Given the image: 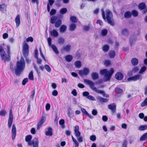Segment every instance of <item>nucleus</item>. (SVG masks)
Segmentation results:
<instances>
[{
  "mask_svg": "<svg viewBox=\"0 0 147 147\" xmlns=\"http://www.w3.org/2000/svg\"><path fill=\"white\" fill-rule=\"evenodd\" d=\"M25 66V63L24 59L22 57L20 61H18L16 63V67L15 68L16 74L20 76L24 70Z\"/></svg>",
  "mask_w": 147,
  "mask_h": 147,
  "instance_id": "f257e3e1",
  "label": "nucleus"
},
{
  "mask_svg": "<svg viewBox=\"0 0 147 147\" xmlns=\"http://www.w3.org/2000/svg\"><path fill=\"white\" fill-rule=\"evenodd\" d=\"M114 72V69L113 68L108 71L107 69H105L100 70V74L101 75H104L103 80L104 81L107 82L110 80Z\"/></svg>",
  "mask_w": 147,
  "mask_h": 147,
  "instance_id": "f03ea898",
  "label": "nucleus"
},
{
  "mask_svg": "<svg viewBox=\"0 0 147 147\" xmlns=\"http://www.w3.org/2000/svg\"><path fill=\"white\" fill-rule=\"evenodd\" d=\"M7 47L8 55L7 56L5 50L1 46H0V55L2 60L8 61H10V47L8 45L7 46Z\"/></svg>",
  "mask_w": 147,
  "mask_h": 147,
  "instance_id": "7ed1b4c3",
  "label": "nucleus"
},
{
  "mask_svg": "<svg viewBox=\"0 0 147 147\" xmlns=\"http://www.w3.org/2000/svg\"><path fill=\"white\" fill-rule=\"evenodd\" d=\"M24 45L23 48V53L24 57L26 58V61L27 63H29L31 61L27 57L29 55V46L25 41L24 42Z\"/></svg>",
  "mask_w": 147,
  "mask_h": 147,
  "instance_id": "20e7f679",
  "label": "nucleus"
},
{
  "mask_svg": "<svg viewBox=\"0 0 147 147\" xmlns=\"http://www.w3.org/2000/svg\"><path fill=\"white\" fill-rule=\"evenodd\" d=\"M84 81L85 83L89 85L90 88L92 90L96 92L101 94L104 92V91L99 90L96 87H95L94 85V82L88 79H84Z\"/></svg>",
  "mask_w": 147,
  "mask_h": 147,
  "instance_id": "39448f33",
  "label": "nucleus"
},
{
  "mask_svg": "<svg viewBox=\"0 0 147 147\" xmlns=\"http://www.w3.org/2000/svg\"><path fill=\"white\" fill-rule=\"evenodd\" d=\"M57 17L56 16H53L51 19V23L52 24H55V26L56 28L59 27L62 24V21L61 20H57Z\"/></svg>",
  "mask_w": 147,
  "mask_h": 147,
  "instance_id": "423d86ee",
  "label": "nucleus"
},
{
  "mask_svg": "<svg viewBox=\"0 0 147 147\" xmlns=\"http://www.w3.org/2000/svg\"><path fill=\"white\" fill-rule=\"evenodd\" d=\"M142 79V77L141 75L137 74L135 76L128 78L127 80L129 81H136L138 80L141 81Z\"/></svg>",
  "mask_w": 147,
  "mask_h": 147,
  "instance_id": "0eeeda50",
  "label": "nucleus"
},
{
  "mask_svg": "<svg viewBox=\"0 0 147 147\" xmlns=\"http://www.w3.org/2000/svg\"><path fill=\"white\" fill-rule=\"evenodd\" d=\"M13 120V115L12 110L11 109L10 111L8 121V126L9 128H10L11 126Z\"/></svg>",
  "mask_w": 147,
  "mask_h": 147,
  "instance_id": "6e6552de",
  "label": "nucleus"
},
{
  "mask_svg": "<svg viewBox=\"0 0 147 147\" xmlns=\"http://www.w3.org/2000/svg\"><path fill=\"white\" fill-rule=\"evenodd\" d=\"M90 70L88 68L84 67L82 70H80L79 71V74L81 76H87L89 73Z\"/></svg>",
  "mask_w": 147,
  "mask_h": 147,
  "instance_id": "1a4fd4ad",
  "label": "nucleus"
},
{
  "mask_svg": "<svg viewBox=\"0 0 147 147\" xmlns=\"http://www.w3.org/2000/svg\"><path fill=\"white\" fill-rule=\"evenodd\" d=\"M16 134V129L15 125L13 124L11 130V137L12 140H13L15 138Z\"/></svg>",
  "mask_w": 147,
  "mask_h": 147,
  "instance_id": "9d476101",
  "label": "nucleus"
},
{
  "mask_svg": "<svg viewBox=\"0 0 147 147\" xmlns=\"http://www.w3.org/2000/svg\"><path fill=\"white\" fill-rule=\"evenodd\" d=\"M46 120L45 117L44 116L41 117V119L37 124V129H39L41 125L45 122Z\"/></svg>",
  "mask_w": 147,
  "mask_h": 147,
  "instance_id": "9b49d317",
  "label": "nucleus"
},
{
  "mask_svg": "<svg viewBox=\"0 0 147 147\" xmlns=\"http://www.w3.org/2000/svg\"><path fill=\"white\" fill-rule=\"evenodd\" d=\"M116 105L114 103L110 104L108 106V108L111 110L113 114L115 113L116 110Z\"/></svg>",
  "mask_w": 147,
  "mask_h": 147,
  "instance_id": "f8f14e48",
  "label": "nucleus"
},
{
  "mask_svg": "<svg viewBox=\"0 0 147 147\" xmlns=\"http://www.w3.org/2000/svg\"><path fill=\"white\" fill-rule=\"evenodd\" d=\"M38 140L37 138H34L32 141V147H38Z\"/></svg>",
  "mask_w": 147,
  "mask_h": 147,
  "instance_id": "ddd939ff",
  "label": "nucleus"
},
{
  "mask_svg": "<svg viewBox=\"0 0 147 147\" xmlns=\"http://www.w3.org/2000/svg\"><path fill=\"white\" fill-rule=\"evenodd\" d=\"M123 77V74L120 72H118L115 75V78L118 80H122Z\"/></svg>",
  "mask_w": 147,
  "mask_h": 147,
  "instance_id": "4468645a",
  "label": "nucleus"
},
{
  "mask_svg": "<svg viewBox=\"0 0 147 147\" xmlns=\"http://www.w3.org/2000/svg\"><path fill=\"white\" fill-rule=\"evenodd\" d=\"M71 46L70 45H68L63 46L61 49V50L62 51H65L67 52H69L70 50Z\"/></svg>",
  "mask_w": 147,
  "mask_h": 147,
  "instance_id": "2eb2a0df",
  "label": "nucleus"
},
{
  "mask_svg": "<svg viewBox=\"0 0 147 147\" xmlns=\"http://www.w3.org/2000/svg\"><path fill=\"white\" fill-rule=\"evenodd\" d=\"M136 41V39L134 36H131L130 37L129 39V43L131 46H132L135 44Z\"/></svg>",
  "mask_w": 147,
  "mask_h": 147,
  "instance_id": "dca6fc26",
  "label": "nucleus"
},
{
  "mask_svg": "<svg viewBox=\"0 0 147 147\" xmlns=\"http://www.w3.org/2000/svg\"><path fill=\"white\" fill-rule=\"evenodd\" d=\"M97 100L100 103L106 102L108 101L109 99L98 96L97 97Z\"/></svg>",
  "mask_w": 147,
  "mask_h": 147,
  "instance_id": "f3484780",
  "label": "nucleus"
},
{
  "mask_svg": "<svg viewBox=\"0 0 147 147\" xmlns=\"http://www.w3.org/2000/svg\"><path fill=\"white\" fill-rule=\"evenodd\" d=\"M50 33L51 36L54 37H56L59 36V34L57 32L55 29H53L52 31H51Z\"/></svg>",
  "mask_w": 147,
  "mask_h": 147,
  "instance_id": "a211bd4d",
  "label": "nucleus"
},
{
  "mask_svg": "<svg viewBox=\"0 0 147 147\" xmlns=\"http://www.w3.org/2000/svg\"><path fill=\"white\" fill-rule=\"evenodd\" d=\"M131 62L133 65L135 66L138 64L139 61L138 59L136 58H134L131 59Z\"/></svg>",
  "mask_w": 147,
  "mask_h": 147,
  "instance_id": "6ab92c4d",
  "label": "nucleus"
},
{
  "mask_svg": "<svg viewBox=\"0 0 147 147\" xmlns=\"http://www.w3.org/2000/svg\"><path fill=\"white\" fill-rule=\"evenodd\" d=\"M81 110L83 113L87 115L90 119H92L93 118V116L90 115L86 111L85 109L83 108H81Z\"/></svg>",
  "mask_w": 147,
  "mask_h": 147,
  "instance_id": "aec40b11",
  "label": "nucleus"
},
{
  "mask_svg": "<svg viewBox=\"0 0 147 147\" xmlns=\"http://www.w3.org/2000/svg\"><path fill=\"white\" fill-rule=\"evenodd\" d=\"M91 76L94 80L97 79L99 78L98 74L96 72H92L91 74Z\"/></svg>",
  "mask_w": 147,
  "mask_h": 147,
  "instance_id": "412c9836",
  "label": "nucleus"
},
{
  "mask_svg": "<svg viewBox=\"0 0 147 147\" xmlns=\"http://www.w3.org/2000/svg\"><path fill=\"white\" fill-rule=\"evenodd\" d=\"M106 19L111 18L112 16V13L111 12L109 9H107L106 11Z\"/></svg>",
  "mask_w": 147,
  "mask_h": 147,
  "instance_id": "4be33fe9",
  "label": "nucleus"
},
{
  "mask_svg": "<svg viewBox=\"0 0 147 147\" xmlns=\"http://www.w3.org/2000/svg\"><path fill=\"white\" fill-rule=\"evenodd\" d=\"M146 7V4L144 2H142L140 3L138 5V7L139 9L141 10L145 9Z\"/></svg>",
  "mask_w": 147,
  "mask_h": 147,
  "instance_id": "5701e85b",
  "label": "nucleus"
},
{
  "mask_svg": "<svg viewBox=\"0 0 147 147\" xmlns=\"http://www.w3.org/2000/svg\"><path fill=\"white\" fill-rule=\"evenodd\" d=\"M109 55L111 58L115 57V52L114 50H111L109 53Z\"/></svg>",
  "mask_w": 147,
  "mask_h": 147,
  "instance_id": "b1692460",
  "label": "nucleus"
},
{
  "mask_svg": "<svg viewBox=\"0 0 147 147\" xmlns=\"http://www.w3.org/2000/svg\"><path fill=\"white\" fill-rule=\"evenodd\" d=\"M79 127L78 126L76 125L75 127L74 131H75L74 134L76 136H78L80 135V132L79 130Z\"/></svg>",
  "mask_w": 147,
  "mask_h": 147,
  "instance_id": "393cba45",
  "label": "nucleus"
},
{
  "mask_svg": "<svg viewBox=\"0 0 147 147\" xmlns=\"http://www.w3.org/2000/svg\"><path fill=\"white\" fill-rule=\"evenodd\" d=\"M129 33L128 30L126 28L123 29L121 31V34L123 36H127Z\"/></svg>",
  "mask_w": 147,
  "mask_h": 147,
  "instance_id": "a878e982",
  "label": "nucleus"
},
{
  "mask_svg": "<svg viewBox=\"0 0 147 147\" xmlns=\"http://www.w3.org/2000/svg\"><path fill=\"white\" fill-rule=\"evenodd\" d=\"M67 29V27L66 25H62L60 28V32L61 33H63L66 31Z\"/></svg>",
  "mask_w": 147,
  "mask_h": 147,
  "instance_id": "bb28decb",
  "label": "nucleus"
},
{
  "mask_svg": "<svg viewBox=\"0 0 147 147\" xmlns=\"http://www.w3.org/2000/svg\"><path fill=\"white\" fill-rule=\"evenodd\" d=\"M20 15L18 14L16 16V18H15V22L16 23V27H18L20 24Z\"/></svg>",
  "mask_w": 147,
  "mask_h": 147,
  "instance_id": "cd10ccee",
  "label": "nucleus"
},
{
  "mask_svg": "<svg viewBox=\"0 0 147 147\" xmlns=\"http://www.w3.org/2000/svg\"><path fill=\"white\" fill-rule=\"evenodd\" d=\"M52 130V128L51 127H49L48 131L46 132V135L47 136H51L53 135Z\"/></svg>",
  "mask_w": 147,
  "mask_h": 147,
  "instance_id": "c85d7f7f",
  "label": "nucleus"
},
{
  "mask_svg": "<svg viewBox=\"0 0 147 147\" xmlns=\"http://www.w3.org/2000/svg\"><path fill=\"white\" fill-rule=\"evenodd\" d=\"M124 17L126 18H130L131 16V13L129 11H126L124 15Z\"/></svg>",
  "mask_w": 147,
  "mask_h": 147,
  "instance_id": "c756f323",
  "label": "nucleus"
},
{
  "mask_svg": "<svg viewBox=\"0 0 147 147\" xmlns=\"http://www.w3.org/2000/svg\"><path fill=\"white\" fill-rule=\"evenodd\" d=\"M76 28V24H71L69 26V30L70 31H74Z\"/></svg>",
  "mask_w": 147,
  "mask_h": 147,
  "instance_id": "7c9ffc66",
  "label": "nucleus"
},
{
  "mask_svg": "<svg viewBox=\"0 0 147 147\" xmlns=\"http://www.w3.org/2000/svg\"><path fill=\"white\" fill-rule=\"evenodd\" d=\"M73 59V57L72 55H67L65 57V60L68 62H70Z\"/></svg>",
  "mask_w": 147,
  "mask_h": 147,
  "instance_id": "2f4dec72",
  "label": "nucleus"
},
{
  "mask_svg": "<svg viewBox=\"0 0 147 147\" xmlns=\"http://www.w3.org/2000/svg\"><path fill=\"white\" fill-rule=\"evenodd\" d=\"M102 49L104 52H107L109 49V46L107 45H105L102 47Z\"/></svg>",
  "mask_w": 147,
  "mask_h": 147,
  "instance_id": "473e14b6",
  "label": "nucleus"
},
{
  "mask_svg": "<svg viewBox=\"0 0 147 147\" xmlns=\"http://www.w3.org/2000/svg\"><path fill=\"white\" fill-rule=\"evenodd\" d=\"M147 129V125H141L138 128L139 130L142 131Z\"/></svg>",
  "mask_w": 147,
  "mask_h": 147,
  "instance_id": "72a5a7b5",
  "label": "nucleus"
},
{
  "mask_svg": "<svg viewBox=\"0 0 147 147\" xmlns=\"http://www.w3.org/2000/svg\"><path fill=\"white\" fill-rule=\"evenodd\" d=\"M74 65L76 67L80 68L82 66L81 62L80 61H76L74 63Z\"/></svg>",
  "mask_w": 147,
  "mask_h": 147,
  "instance_id": "f704fd0d",
  "label": "nucleus"
},
{
  "mask_svg": "<svg viewBox=\"0 0 147 147\" xmlns=\"http://www.w3.org/2000/svg\"><path fill=\"white\" fill-rule=\"evenodd\" d=\"M51 48L54 52L57 54H58L59 52L56 46L54 45H52L51 46Z\"/></svg>",
  "mask_w": 147,
  "mask_h": 147,
  "instance_id": "c9c22d12",
  "label": "nucleus"
},
{
  "mask_svg": "<svg viewBox=\"0 0 147 147\" xmlns=\"http://www.w3.org/2000/svg\"><path fill=\"white\" fill-rule=\"evenodd\" d=\"M147 139V133H146L143 134L140 138V140L141 141H144Z\"/></svg>",
  "mask_w": 147,
  "mask_h": 147,
  "instance_id": "e433bc0d",
  "label": "nucleus"
},
{
  "mask_svg": "<svg viewBox=\"0 0 147 147\" xmlns=\"http://www.w3.org/2000/svg\"><path fill=\"white\" fill-rule=\"evenodd\" d=\"M70 19L72 22L75 23L77 22V19L75 16H71L70 17Z\"/></svg>",
  "mask_w": 147,
  "mask_h": 147,
  "instance_id": "4c0bfd02",
  "label": "nucleus"
},
{
  "mask_svg": "<svg viewBox=\"0 0 147 147\" xmlns=\"http://www.w3.org/2000/svg\"><path fill=\"white\" fill-rule=\"evenodd\" d=\"M33 73V71L32 70L31 71L29 74V79L31 80H33L34 79Z\"/></svg>",
  "mask_w": 147,
  "mask_h": 147,
  "instance_id": "58836bf2",
  "label": "nucleus"
},
{
  "mask_svg": "<svg viewBox=\"0 0 147 147\" xmlns=\"http://www.w3.org/2000/svg\"><path fill=\"white\" fill-rule=\"evenodd\" d=\"M131 15L134 17H137L138 16V12L135 10H133L131 11Z\"/></svg>",
  "mask_w": 147,
  "mask_h": 147,
  "instance_id": "ea45409f",
  "label": "nucleus"
},
{
  "mask_svg": "<svg viewBox=\"0 0 147 147\" xmlns=\"http://www.w3.org/2000/svg\"><path fill=\"white\" fill-rule=\"evenodd\" d=\"M108 23L112 26H114L115 25L114 22L111 18L107 19Z\"/></svg>",
  "mask_w": 147,
  "mask_h": 147,
  "instance_id": "a19ab883",
  "label": "nucleus"
},
{
  "mask_svg": "<svg viewBox=\"0 0 147 147\" xmlns=\"http://www.w3.org/2000/svg\"><path fill=\"white\" fill-rule=\"evenodd\" d=\"M108 31L106 29H104L101 31V34L102 36H106L107 34Z\"/></svg>",
  "mask_w": 147,
  "mask_h": 147,
  "instance_id": "79ce46f5",
  "label": "nucleus"
},
{
  "mask_svg": "<svg viewBox=\"0 0 147 147\" xmlns=\"http://www.w3.org/2000/svg\"><path fill=\"white\" fill-rule=\"evenodd\" d=\"M6 6L4 3L0 5V10L1 11H4L6 9Z\"/></svg>",
  "mask_w": 147,
  "mask_h": 147,
  "instance_id": "37998d69",
  "label": "nucleus"
},
{
  "mask_svg": "<svg viewBox=\"0 0 147 147\" xmlns=\"http://www.w3.org/2000/svg\"><path fill=\"white\" fill-rule=\"evenodd\" d=\"M67 12V9L65 8H62L61 9L60 13L61 14L65 13Z\"/></svg>",
  "mask_w": 147,
  "mask_h": 147,
  "instance_id": "c03bdc74",
  "label": "nucleus"
},
{
  "mask_svg": "<svg viewBox=\"0 0 147 147\" xmlns=\"http://www.w3.org/2000/svg\"><path fill=\"white\" fill-rule=\"evenodd\" d=\"M64 42L65 40L63 38L60 37L58 39V42L60 45L63 44L64 43Z\"/></svg>",
  "mask_w": 147,
  "mask_h": 147,
  "instance_id": "a18cd8bd",
  "label": "nucleus"
},
{
  "mask_svg": "<svg viewBox=\"0 0 147 147\" xmlns=\"http://www.w3.org/2000/svg\"><path fill=\"white\" fill-rule=\"evenodd\" d=\"M141 107H144L147 105V97L145 99L144 101L141 103Z\"/></svg>",
  "mask_w": 147,
  "mask_h": 147,
  "instance_id": "49530a36",
  "label": "nucleus"
},
{
  "mask_svg": "<svg viewBox=\"0 0 147 147\" xmlns=\"http://www.w3.org/2000/svg\"><path fill=\"white\" fill-rule=\"evenodd\" d=\"M81 134H80V135L78 136H76L77 137V138L78 141L80 142H82L83 141V138L82 136H80Z\"/></svg>",
  "mask_w": 147,
  "mask_h": 147,
  "instance_id": "de8ad7c7",
  "label": "nucleus"
},
{
  "mask_svg": "<svg viewBox=\"0 0 147 147\" xmlns=\"http://www.w3.org/2000/svg\"><path fill=\"white\" fill-rule=\"evenodd\" d=\"M44 67L46 70L49 72L51 71V69L50 67L48 65L45 64Z\"/></svg>",
  "mask_w": 147,
  "mask_h": 147,
  "instance_id": "09e8293b",
  "label": "nucleus"
},
{
  "mask_svg": "<svg viewBox=\"0 0 147 147\" xmlns=\"http://www.w3.org/2000/svg\"><path fill=\"white\" fill-rule=\"evenodd\" d=\"M90 24H88L87 26H84L83 28L84 30L85 31H87L89 30L90 28Z\"/></svg>",
  "mask_w": 147,
  "mask_h": 147,
  "instance_id": "8fccbe9b",
  "label": "nucleus"
},
{
  "mask_svg": "<svg viewBox=\"0 0 147 147\" xmlns=\"http://www.w3.org/2000/svg\"><path fill=\"white\" fill-rule=\"evenodd\" d=\"M146 69V67L145 66H143L141 69L139 71L140 74H141L144 72Z\"/></svg>",
  "mask_w": 147,
  "mask_h": 147,
  "instance_id": "3c124183",
  "label": "nucleus"
},
{
  "mask_svg": "<svg viewBox=\"0 0 147 147\" xmlns=\"http://www.w3.org/2000/svg\"><path fill=\"white\" fill-rule=\"evenodd\" d=\"M138 70L139 68L138 67H134L132 69L131 73L133 72L134 73H135L138 72Z\"/></svg>",
  "mask_w": 147,
  "mask_h": 147,
  "instance_id": "603ef678",
  "label": "nucleus"
},
{
  "mask_svg": "<svg viewBox=\"0 0 147 147\" xmlns=\"http://www.w3.org/2000/svg\"><path fill=\"white\" fill-rule=\"evenodd\" d=\"M101 11L102 12V17L103 18L104 20H105L106 18L105 15V12L104 11V9L103 8H102L101 10Z\"/></svg>",
  "mask_w": 147,
  "mask_h": 147,
  "instance_id": "864d4df0",
  "label": "nucleus"
},
{
  "mask_svg": "<svg viewBox=\"0 0 147 147\" xmlns=\"http://www.w3.org/2000/svg\"><path fill=\"white\" fill-rule=\"evenodd\" d=\"M32 138V136L31 135H28L26 137L25 141L26 142L31 140Z\"/></svg>",
  "mask_w": 147,
  "mask_h": 147,
  "instance_id": "5fc2aeb1",
  "label": "nucleus"
},
{
  "mask_svg": "<svg viewBox=\"0 0 147 147\" xmlns=\"http://www.w3.org/2000/svg\"><path fill=\"white\" fill-rule=\"evenodd\" d=\"M127 141L126 140H124L123 143L122 144V147H127Z\"/></svg>",
  "mask_w": 147,
  "mask_h": 147,
  "instance_id": "6e6d98bb",
  "label": "nucleus"
},
{
  "mask_svg": "<svg viewBox=\"0 0 147 147\" xmlns=\"http://www.w3.org/2000/svg\"><path fill=\"white\" fill-rule=\"evenodd\" d=\"M33 67H34V68L35 69L36 71L37 72V73L38 75H39L40 74V72H39L38 71V67L36 66V64L35 63H34L33 64Z\"/></svg>",
  "mask_w": 147,
  "mask_h": 147,
  "instance_id": "4d7b16f0",
  "label": "nucleus"
},
{
  "mask_svg": "<svg viewBox=\"0 0 147 147\" xmlns=\"http://www.w3.org/2000/svg\"><path fill=\"white\" fill-rule=\"evenodd\" d=\"M38 53L37 48H35V56L36 59H38Z\"/></svg>",
  "mask_w": 147,
  "mask_h": 147,
  "instance_id": "13d9d810",
  "label": "nucleus"
},
{
  "mask_svg": "<svg viewBox=\"0 0 147 147\" xmlns=\"http://www.w3.org/2000/svg\"><path fill=\"white\" fill-rule=\"evenodd\" d=\"M86 98L90 100L94 101L95 100V98L92 95H89L86 97Z\"/></svg>",
  "mask_w": 147,
  "mask_h": 147,
  "instance_id": "bf43d9fd",
  "label": "nucleus"
},
{
  "mask_svg": "<svg viewBox=\"0 0 147 147\" xmlns=\"http://www.w3.org/2000/svg\"><path fill=\"white\" fill-rule=\"evenodd\" d=\"M56 11L54 9H51L50 13V14L51 16H53L56 13Z\"/></svg>",
  "mask_w": 147,
  "mask_h": 147,
  "instance_id": "052dcab7",
  "label": "nucleus"
},
{
  "mask_svg": "<svg viewBox=\"0 0 147 147\" xmlns=\"http://www.w3.org/2000/svg\"><path fill=\"white\" fill-rule=\"evenodd\" d=\"M6 113V111L5 110H1L0 111V116H4Z\"/></svg>",
  "mask_w": 147,
  "mask_h": 147,
  "instance_id": "680f3d73",
  "label": "nucleus"
},
{
  "mask_svg": "<svg viewBox=\"0 0 147 147\" xmlns=\"http://www.w3.org/2000/svg\"><path fill=\"white\" fill-rule=\"evenodd\" d=\"M28 81V78H24L22 81V84L24 85L26 84L27 82Z\"/></svg>",
  "mask_w": 147,
  "mask_h": 147,
  "instance_id": "e2e57ef3",
  "label": "nucleus"
},
{
  "mask_svg": "<svg viewBox=\"0 0 147 147\" xmlns=\"http://www.w3.org/2000/svg\"><path fill=\"white\" fill-rule=\"evenodd\" d=\"M105 64L107 66H109L111 64V61L109 60H106L105 62Z\"/></svg>",
  "mask_w": 147,
  "mask_h": 147,
  "instance_id": "0e129e2a",
  "label": "nucleus"
},
{
  "mask_svg": "<svg viewBox=\"0 0 147 147\" xmlns=\"http://www.w3.org/2000/svg\"><path fill=\"white\" fill-rule=\"evenodd\" d=\"M115 91L116 92H117V94H119L122 92L123 90L119 88H115Z\"/></svg>",
  "mask_w": 147,
  "mask_h": 147,
  "instance_id": "69168bd1",
  "label": "nucleus"
},
{
  "mask_svg": "<svg viewBox=\"0 0 147 147\" xmlns=\"http://www.w3.org/2000/svg\"><path fill=\"white\" fill-rule=\"evenodd\" d=\"M98 112L96 110L93 109L92 111V113L94 115H97Z\"/></svg>",
  "mask_w": 147,
  "mask_h": 147,
  "instance_id": "338daca9",
  "label": "nucleus"
},
{
  "mask_svg": "<svg viewBox=\"0 0 147 147\" xmlns=\"http://www.w3.org/2000/svg\"><path fill=\"white\" fill-rule=\"evenodd\" d=\"M96 137L95 135H92L90 136V139L93 141H95L96 140Z\"/></svg>",
  "mask_w": 147,
  "mask_h": 147,
  "instance_id": "774afa93",
  "label": "nucleus"
}]
</instances>
